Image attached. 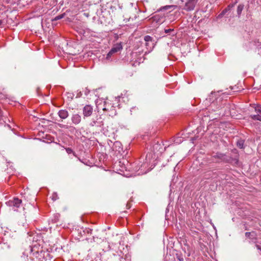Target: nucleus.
Wrapping results in <instances>:
<instances>
[{
    "instance_id": "f257e3e1",
    "label": "nucleus",
    "mask_w": 261,
    "mask_h": 261,
    "mask_svg": "<svg viewBox=\"0 0 261 261\" xmlns=\"http://www.w3.org/2000/svg\"><path fill=\"white\" fill-rule=\"evenodd\" d=\"M103 125V121L100 117L96 116L92 118L89 125L91 126L101 127Z\"/></svg>"
},
{
    "instance_id": "f03ea898",
    "label": "nucleus",
    "mask_w": 261,
    "mask_h": 261,
    "mask_svg": "<svg viewBox=\"0 0 261 261\" xmlns=\"http://www.w3.org/2000/svg\"><path fill=\"white\" fill-rule=\"evenodd\" d=\"M21 200L18 198H14L12 200H10L6 202V204L10 207H13V208H17L20 207L21 204Z\"/></svg>"
},
{
    "instance_id": "7ed1b4c3",
    "label": "nucleus",
    "mask_w": 261,
    "mask_h": 261,
    "mask_svg": "<svg viewBox=\"0 0 261 261\" xmlns=\"http://www.w3.org/2000/svg\"><path fill=\"white\" fill-rule=\"evenodd\" d=\"M164 15L155 14L151 18H150L149 20L154 24H159L162 23L164 21Z\"/></svg>"
},
{
    "instance_id": "20e7f679",
    "label": "nucleus",
    "mask_w": 261,
    "mask_h": 261,
    "mask_svg": "<svg viewBox=\"0 0 261 261\" xmlns=\"http://www.w3.org/2000/svg\"><path fill=\"white\" fill-rule=\"evenodd\" d=\"M198 0H188L185 4L184 9L187 11L193 10Z\"/></svg>"
},
{
    "instance_id": "39448f33",
    "label": "nucleus",
    "mask_w": 261,
    "mask_h": 261,
    "mask_svg": "<svg viewBox=\"0 0 261 261\" xmlns=\"http://www.w3.org/2000/svg\"><path fill=\"white\" fill-rule=\"evenodd\" d=\"M254 109L256 114L251 115L250 116V118L253 120H258L261 121V106H256Z\"/></svg>"
},
{
    "instance_id": "423d86ee",
    "label": "nucleus",
    "mask_w": 261,
    "mask_h": 261,
    "mask_svg": "<svg viewBox=\"0 0 261 261\" xmlns=\"http://www.w3.org/2000/svg\"><path fill=\"white\" fill-rule=\"evenodd\" d=\"M93 107L89 105H86L83 110V114L84 117H88L92 114Z\"/></svg>"
},
{
    "instance_id": "0eeeda50",
    "label": "nucleus",
    "mask_w": 261,
    "mask_h": 261,
    "mask_svg": "<svg viewBox=\"0 0 261 261\" xmlns=\"http://www.w3.org/2000/svg\"><path fill=\"white\" fill-rule=\"evenodd\" d=\"M105 108L106 109H105L104 112H107L108 115L113 116V115H115V109L111 106V103L107 102Z\"/></svg>"
},
{
    "instance_id": "6e6552de",
    "label": "nucleus",
    "mask_w": 261,
    "mask_h": 261,
    "mask_svg": "<svg viewBox=\"0 0 261 261\" xmlns=\"http://www.w3.org/2000/svg\"><path fill=\"white\" fill-rule=\"evenodd\" d=\"M106 103V101H102L101 100L96 101V105L98 112H100V110L105 111V109H106L105 106Z\"/></svg>"
},
{
    "instance_id": "1a4fd4ad",
    "label": "nucleus",
    "mask_w": 261,
    "mask_h": 261,
    "mask_svg": "<svg viewBox=\"0 0 261 261\" xmlns=\"http://www.w3.org/2000/svg\"><path fill=\"white\" fill-rule=\"evenodd\" d=\"M71 119L73 124L77 125L81 122L82 118L81 115L75 114L71 116Z\"/></svg>"
},
{
    "instance_id": "9d476101",
    "label": "nucleus",
    "mask_w": 261,
    "mask_h": 261,
    "mask_svg": "<svg viewBox=\"0 0 261 261\" xmlns=\"http://www.w3.org/2000/svg\"><path fill=\"white\" fill-rule=\"evenodd\" d=\"M144 40L145 41V45L151 48L153 44L152 38L149 35H147L144 37Z\"/></svg>"
},
{
    "instance_id": "9b49d317",
    "label": "nucleus",
    "mask_w": 261,
    "mask_h": 261,
    "mask_svg": "<svg viewBox=\"0 0 261 261\" xmlns=\"http://www.w3.org/2000/svg\"><path fill=\"white\" fill-rule=\"evenodd\" d=\"M58 116L62 119L67 118L69 116L68 112L66 110H61L58 113Z\"/></svg>"
},
{
    "instance_id": "f8f14e48",
    "label": "nucleus",
    "mask_w": 261,
    "mask_h": 261,
    "mask_svg": "<svg viewBox=\"0 0 261 261\" xmlns=\"http://www.w3.org/2000/svg\"><path fill=\"white\" fill-rule=\"evenodd\" d=\"M122 49V46L121 43H117L114 45V46L112 48L111 53H113V54L117 53L120 51Z\"/></svg>"
},
{
    "instance_id": "ddd939ff",
    "label": "nucleus",
    "mask_w": 261,
    "mask_h": 261,
    "mask_svg": "<svg viewBox=\"0 0 261 261\" xmlns=\"http://www.w3.org/2000/svg\"><path fill=\"white\" fill-rule=\"evenodd\" d=\"M148 165V163H144L143 164H141L139 168L138 169V170H141V171L139 173V174H144L146 173L147 172V171H144V170L143 169V168H146Z\"/></svg>"
},
{
    "instance_id": "4468645a",
    "label": "nucleus",
    "mask_w": 261,
    "mask_h": 261,
    "mask_svg": "<svg viewBox=\"0 0 261 261\" xmlns=\"http://www.w3.org/2000/svg\"><path fill=\"white\" fill-rule=\"evenodd\" d=\"M164 32L169 35L174 36L175 35V31L173 29H165Z\"/></svg>"
},
{
    "instance_id": "2eb2a0df",
    "label": "nucleus",
    "mask_w": 261,
    "mask_h": 261,
    "mask_svg": "<svg viewBox=\"0 0 261 261\" xmlns=\"http://www.w3.org/2000/svg\"><path fill=\"white\" fill-rule=\"evenodd\" d=\"M244 5L243 4H240L237 8V14L239 17L240 16L243 10L244 9Z\"/></svg>"
},
{
    "instance_id": "dca6fc26",
    "label": "nucleus",
    "mask_w": 261,
    "mask_h": 261,
    "mask_svg": "<svg viewBox=\"0 0 261 261\" xmlns=\"http://www.w3.org/2000/svg\"><path fill=\"white\" fill-rule=\"evenodd\" d=\"M244 141L243 140L240 139L237 141V146L242 149L244 148Z\"/></svg>"
},
{
    "instance_id": "f3484780",
    "label": "nucleus",
    "mask_w": 261,
    "mask_h": 261,
    "mask_svg": "<svg viewBox=\"0 0 261 261\" xmlns=\"http://www.w3.org/2000/svg\"><path fill=\"white\" fill-rule=\"evenodd\" d=\"M173 6H165L163 7L162 8H161L159 10H158V12L162 11L164 10H168L171 7H172Z\"/></svg>"
},
{
    "instance_id": "a211bd4d",
    "label": "nucleus",
    "mask_w": 261,
    "mask_h": 261,
    "mask_svg": "<svg viewBox=\"0 0 261 261\" xmlns=\"http://www.w3.org/2000/svg\"><path fill=\"white\" fill-rule=\"evenodd\" d=\"M253 232H246L245 233V236L247 238H249L250 239H253L254 238L253 236Z\"/></svg>"
},
{
    "instance_id": "6ab92c4d",
    "label": "nucleus",
    "mask_w": 261,
    "mask_h": 261,
    "mask_svg": "<svg viewBox=\"0 0 261 261\" xmlns=\"http://www.w3.org/2000/svg\"><path fill=\"white\" fill-rule=\"evenodd\" d=\"M224 155H225L224 154H223V153H217L215 155H214L213 156V157L215 158H218V159H222Z\"/></svg>"
},
{
    "instance_id": "aec40b11",
    "label": "nucleus",
    "mask_w": 261,
    "mask_h": 261,
    "mask_svg": "<svg viewBox=\"0 0 261 261\" xmlns=\"http://www.w3.org/2000/svg\"><path fill=\"white\" fill-rule=\"evenodd\" d=\"M64 16H65V14H62L58 15L56 17H55V18H54V20H58L61 19L63 18L64 17Z\"/></svg>"
},
{
    "instance_id": "412c9836",
    "label": "nucleus",
    "mask_w": 261,
    "mask_h": 261,
    "mask_svg": "<svg viewBox=\"0 0 261 261\" xmlns=\"http://www.w3.org/2000/svg\"><path fill=\"white\" fill-rule=\"evenodd\" d=\"M65 149L68 154H70L73 152L72 149L70 148H66Z\"/></svg>"
},
{
    "instance_id": "4be33fe9",
    "label": "nucleus",
    "mask_w": 261,
    "mask_h": 261,
    "mask_svg": "<svg viewBox=\"0 0 261 261\" xmlns=\"http://www.w3.org/2000/svg\"><path fill=\"white\" fill-rule=\"evenodd\" d=\"M113 54V53H111V50L108 53V54L107 55V59H109L111 56Z\"/></svg>"
},
{
    "instance_id": "5701e85b",
    "label": "nucleus",
    "mask_w": 261,
    "mask_h": 261,
    "mask_svg": "<svg viewBox=\"0 0 261 261\" xmlns=\"http://www.w3.org/2000/svg\"><path fill=\"white\" fill-rule=\"evenodd\" d=\"M234 6V5H229L227 6V7L226 8H225V9H227V11H229L231 8H232Z\"/></svg>"
},
{
    "instance_id": "b1692460",
    "label": "nucleus",
    "mask_w": 261,
    "mask_h": 261,
    "mask_svg": "<svg viewBox=\"0 0 261 261\" xmlns=\"http://www.w3.org/2000/svg\"><path fill=\"white\" fill-rule=\"evenodd\" d=\"M227 12V9H224L221 12V15H224L226 12Z\"/></svg>"
},
{
    "instance_id": "393cba45",
    "label": "nucleus",
    "mask_w": 261,
    "mask_h": 261,
    "mask_svg": "<svg viewBox=\"0 0 261 261\" xmlns=\"http://www.w3.org/2000/svg\"><path fill=\"white\" fill-rule=\"evenodd\" d=\"M114 145H115L116 146L120 147V145H121V143L120 142L117 141L114 143Z\"/></svg>"
},
{
    "instance_id": "a878e982",
    "label": "nucleus",
    "mask_w": 261,
    "mask_h": 261,
    "mask_svg": "<svg viewBox=\"0 0 261 261\" xmlns=\"http://www.w3.org/2000/svg\"><path fill=\"white\" fill-rule=\"evenodd\" d=\"M151 155H152V154H151V153L147 154L146 155V161H147V159H148V158H149H149H150V157L151 156Z\"/></svg>"
},
{
    "instance_id": "bb28decb",
    "label": "nucleus",
    "mask_w": 261,
    "mask_h": 261,
    "mask_svg": "<svg viewBox=\"0 0 261 261\" xmlns=\"http://www.w3.org/2000/svg\"><path fill=\"white\" fill-rule=\"evenodd\" d=\"M255 246H256V247L257 248V249L258 250H259L260 251H261V246H259V245L256 244L255 245Z\"/></svg>"
},
{
    "instance_id": "cd10ccee",
    "label": "nucleus",
    "mask_w": 261,
    "mask_h": 261,
    "mask_svg": "<svg viewBox=\"0 0 261 261\" xmlns=\"http://www.w3.org/2000/svg\"><path fill=\"white\" fill-rule=\"evenodd\" d=\"M57 194H55V195H54L53 196V199L54 200H56L57 199Z\"/></svg>"
},
{
    "instance_id": "c85d7f7f",
    "label": "nucleus",
    "mask_w": 261,
    "mask_h": 261,
    "mask_svg": "<svg viewBox=\"0 0 261 261\" xmlns=\"http://www.w3.org/2000/svg\"><path fill=\"white\" fill-rule=\"evenodd\" d=\"M178 260H179V261H184V258H183V257H178Z\"/></svg>"
},
{
    "instance_id": "c756f323",
    "label": "nucleus",
    "mask_w": 261,
    "mask_h": 261,
    "mask_svg": "<svg viewBox=\"0 0 261 261\" xmlns=\"http://www.w3.org/2000/svg\"><path fill=\"white\" fill-rule=\"evenodd\" d=\"M3 25V21L2 20H0V26L2 27Z\"/></svg>"
},
{
    "instance_id": "7c9ffc66",
    "label": "nucleus",
    "mask_w": 261,
    "mask_h": 261,
    "mask_svg": "<svg viewBox=\"0 0 261 261\" xmlns=\"http://www.w3.org/2000/svg\"><path fill=\"white\" fill-rule=\"evenodd\" d=\"M223 15H221V13L220 14H219V15L218 16V18H221V17H223Z\"/></svg>"
}]
</instances>
